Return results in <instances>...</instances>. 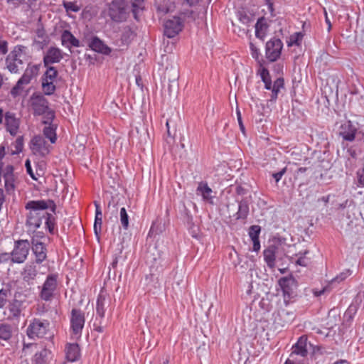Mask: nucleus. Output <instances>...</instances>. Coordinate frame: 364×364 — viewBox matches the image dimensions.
Masks as SVG:
<instances>
[{
  "mask_svg": "<svg viewBox=\"0 0 364 364\" xmlns=\"http://www.w3.org/2000/svg\"><path fill=\"white\" fill-rule=\"evenodd\" d=\"M25 208L28 210L26 224L30 230H35L38 228L44 220L46 228L53 233L55 218L52 213H48L46 210L50 209L55 213L56 205L53 200H30L26 204Z\"/></svg>",
  "mask_w": 364,
  "mask_h": 364,
  "instance_id": "nucleus-1",
  "label": "nucleus"
},
{
  "mask_svg": "<svg viewBox=\"0 0 364 364\" xmlns=\"http://www.w3.org/2000/svg\"><path fill=\"white\" fill-rule=\"evenodd\" d=\"M130 12L131 6L129 0H112L107 4V9L103 11L115 23L126 21Z\"/></svg>",
  "mask_w": 364,
  "mask_h": 364,
  "instance_id": "nucleus-2",
  "label": "nucleus"
},
{
  "mask_svg": "<svg viewBox=\"0 0 364 364\" xmlns=\"http://www.w3.org/2000/svg\"><path fill=\"white\" fill-rule=\"evenodd\" d=\"M31 107L34 115L45 114L43 124H50L55 117L54 112L49 108L48 101L40 94H33L30 100Z\"/></svg>",
  "mask_w": 364,
  "mask_h": 364,
  "instance_id": "nucleus-3",
  "label": "nucleus"
},
{
  "mask_svg": "<svg viewBox=\"0 0 364 364\" xmlns=\"http://www.w3.org/2000/svg\"><path fill=\"white\" fill-rule=\"evenodd\" d=\"M25 47L16 46L6 58L8 70L12 73H17L23 68L26 60Z\"/></svg>",
  "mask_w": 364,
  "mask_h": 364,
  "instance_id": "nucleus-4",
  "label": "nucleus"
},
{
  "mask_svg": "<svg viewBox=\"0 0 364 364\" xmlns=\"http://www.w3.org/2000/svg\"><path fill=\"white\" fill-rule=\"evenodd\" d=\"M31 245L27 240H18L14 242V246L10 254L6 253L4 255L10 257L14 263H23L27 259L29 253Z\"/></svg>",
  "mask_w": 364,
  "mask_h": 364,
  "instance_id": "nucleus-5",
  "label": "nucleus"
},
{
  "mask_svg": "<svg viewBox=\"0 0 364 364\" xmlns=\"http://www.w3.org/2000/svg\"><path fill=\"white\" fill-rule=\"evenodd\" d=\"M338 135L342 138L343 142H352L359 136L361 132L358 127V124L351 121H345L342 122L338 129Z\"/></svg>",
  "mask_w": 364,
  "mask_h": 364,
  "instance_id": "nucleus-6",
  "label": "nucleus"
},
{
  "mask_svg": "<svg viewBox=\"0 0 364 364\" xmlns=\"http://www.w3.org/2000/svg\"><path fill=\"white\" fill-rule=\"evenodd\" d=\"M260 76L262 80L264 83V87L267 90H272L271 101H275L278 97V94L282 88H284V81L282 77H278L272 84L271 79L269 77V73L267 68H263L260 71Z\"/></svg>",
  "mask_w": 364,
  "mask_h": 364,
  "instance_id": "nucleus-7",
  "label": "nucleus"
},
{
  "mask_svg": "<svg viewBox=\"0 0 364 364\" xmlns=\"http://www.w3.org/2000/svg\"><path fill=\"white\" fill-rule=\"evenodd\" d=\"M50 322L48 320L34 318L27 328V335L30 338H43L49 331Z\"/></svg>",
  "mask_w": 364,
  "mask_h": 364,
  "instance_id": "nucleus-8",
  "label": "nucleus"
},
{
  "mask_svg": "<svg viewBox=\"0 0 364 364\" xmlns=\"http://www.w3.org/2000/svg\"><path fill=\"white\" fill-rule=\"evenodd\" d=\"M58 274H50L47 276L40 292V297L44 301H50L58 287Z\"/></svg>",
  "mask_w": 364,
  "mask_h": 364,
  "instance_id": "nucleus-9",
  "label": "nucleus"
},
{
  "mask_svg": "<svg viewBox=\"0 0 364 364\" xmlns=\"http://www.w3.org/2000/svg\"><path fill=\"white\" fill-rule=\"evenodd\" d=\"M30 149L33 154L44 157L50 152V146L41 135L33 136L30 141Z\"/></svg>",
  "mask_w": 364,
  "mask_h": 364,
  "instance_id": "nucleus-10",
  "label": "nucleus"
},
{
  "mask_svg": "<svg viewBox=\"0 0 364 364\" xmlns=\"http://www.w3.org/2000/svg\"><path fill=\"white\" fill-rule=\"evenodd\" d=\"M84 325V313L79 309H73L71 311L70 326L73 333L76 336L77 338L81 336Z\"/></svg>",
  "mask_w": 364,
  "mask_h": 364,
  "instance_id": "nucleus-11",
  "label": "nucleus"
},
{
  "mask_svg": "<svg viewBox=\"0 0 364 364\" xmlns=\"http://www.w3.org/2000/svg\"><path fill=\"white\" fill-rule=\"evenodd\" d=\"M283 43L279 38H274L266 43V57L271 61H276L281 55Z\"/></svg>",
  "mask_w": 364,
  "mask_h": 364,
  "instance_id": "nucleus-12",
  "label": "nucleus"
},
{
  "mask_svg": "<svg viewBox=\"0 0 364 364\" xmlns=\"http://www.w3.org/2000/svg\"><path fill=\"white\" fill-rule=\"evenodd\" d=\"M41 232H38L31 239L32 251L35 256V262L36 264L42 263L47 258V249L43 242H40L36 237L41 235ZM42 237L41 235H39Z\"/></svg>",
  "mask_w": 364,
  "mask_h": 364,
  "instance_id": "nucleus-13",
  "label": "nucleus"
},
{
  "mask_svg": "<svg viewBox=\"0 0 364 364\" xmlns=\"http://www.w3.org/2000/svg\"><path fill=\"white\" fill-rule=\"evenodd\" d=\"M183 23L181 18L173 16L164 23V35L171 38L178 35L183 29Z\"/></svg>",
  "mask_w": 364,
  "mask_h": 364,
  "instance_id": "nucleus-14",
  "label": "nucleus"
},
{
  "mask_svg": "<svg viewBox=\"0 0 364 364\" xmlns=\"http://www.w3.org/2000/svg\"><path fill=\"white\" fill-rule=\"evenodd\" d=\"M307 345V338L304 336H301L292 347L293 350L289 358L287 359V364H294V360L293 357H295V355L305 358L308 353Z\"/></svg>",
  "mask_w": 364,
  "mask_h": 364,
  "instance_id": "nucleus-15",
  "label": "nucleus"
},
{
  "mask_svg": "<svg viewBox=\"0 0 364 364\" xmlns=\"http://www.w3.org/2000/svg\"><path fill=\"white\" fill-rule=\"evenodd\" d=\"M37 274V265L34 262L27 263L21 272L23 280L27 282L28 284H33Z\"/></svg>",
  "mask_w": 364,
  "mask_h": 364,
  "instance_id": "nucleus-16",
  "label": "nucleus"
},
{
  "mask_svg": "<svg viewBox=\"0 0 364 364\" xmlns=\"http://www.w3.org/2000/svg\"><path fill=\"white\" fill-rule=\"evenodd\" d=\"M63 58L61 50L58 48H50L43 57V63L46 67L59 63Z\"/></svg>",
  "mask_w": 364,
  "mask_h": 364,
  "instance_id": "nucleus-17",
  "label": "nucleus"
},
{
  "mask_svg": "<svg viewBox=\"0 0 364 364\" xmlns=\"http://www.w3.org/2000/svg\"><path fill=\"white\" fill-rule=\"evenodd\" d=\"M6 130L11 136H16L18 132L20 120L16 118L15 114L6 112L4 115Z\"/></svg>",
  "mask_w": 364,
  "mask_h": 364,
  "instance_id": "nucleus-18",
  "label": "nucleus"
},
{
  "mask_svg": "<svg viewBox=\"0 0 364 364\" xmlns=\"http://www.w3.org/2000/svg\"><path fill=\"white\" fill-rule=\"evenodd\" d=\"M24 308V301L15 298L8 305L7 309L9 312L8 318L9 319H18Z\"/></svg>",
  "mask_w": 364,
  "mask_h": 364,
  "instance_id": "nucleus-19",
  "label": "nucleus"
},
{
  "mask_svg": "<svg viewBox=\"0 0 364 364\" xmlns=\"http://www.w3.org/2000/svg\"><path fill=\"white\" fill-rule=\"evenodd\" d=\"M88 46L92 50L104 55H109L112 51V49L97 36L92 38Z\"/></svg>",
  "mask_w": 364,
  "mask_h": 364,
  "instance_id": "nucleus-20",
  "label": "nucleus"
},
{
  "mask_svg": "<svg viewBox=\"0 0 364 364\" xmlns=\"http://www.w3.org/2000/svg\"><path fill=\"white\" fill-rule=\"evenodd\" d=\"M278 252V247L276 245H270L264 250V259L267 266L273 268L275 266V259Z\"/></svg>",
  "mask_w": 364,
  "mask_h": 364,
  "instance_id": "nucleus-21",
  "label": "nucleus"
},
{
  "mask_svg": "<svg viewBox=\"0 0 364 364\" xmlns=\"http://www.w3.org/2000/svg\"><path fill=\"white\" fill-rule=\"evenodd\" d=\"M65 355L68 361H76L80 356V348L77 343H68L65 347Z\"/></svg>",
  "mask_w": 364,
  "mask_h": 364,
  "instance_id": "nucleus-22",
  "label": "nucleus"
},
{
  "mask_svg": "<svg viewBox=\"0 0 364 364\" xmlns=\"http://www.w3.org/2000/svg\"><path fill=\"white\" fill-rule=\"evenodd\" d=\"M95 218L94 223V231L97 236L101 232L102 224V212L100 204L97 202H95Z\"/></svg>",
  "mask_w": 364,
  "mask_h": 364,
  "instance_id": "nucleus-23",
  "label": "nucleus"
},
{
  "mask_svg": "<svg viewBox=\"0 0 364 364\" xmlns=\"http://www.w3.org/2000/svg\"><path fill=\"white\" fill-rule=\"evenodd\" d=\"M277 317L281 321V325L284 326L290 323L294 319L295 316L294 312L282 309L278 311Z\"/></svg>",
  "mask_w": 364,
  "mask_h": 364,
  "instance_id": "nucleus-24",
  "label": "nucleus"
},
{
  "mask_svg": "<svg viewBox=\"0 0 364 364\" xmlns=\"http://www.w3.org/2000/svg\"><path fill=\"white\" fill-rule=\"evenodd\" d=\"M212 189L206 183L200 182L196 189V193L201 195L203 200H208L213 197L211 196Z\"/></svg>",
  "mask_w": 364,
  "mask_h": 364,
  "instance_id": "nucleus-25",
  "label": "nucleus"
},
{
  "mask_svg": "<svg viewBox=\"0 0 364 364\" xmlns=\"http://www.w3.org/2000/svg\"><path fill=\"white\" fill-rule=\"evenodd\" d=\"M12 328L9 324H0V343L2 341H8L12 336Z\"/></svg>",
  "mask_w": 364,
  "mask_h": 364,
  "instance_id": "nucleus-26",
  "label": "nucleus"
},
{
  "mask_svg": "<svg viewBox=\"0 0 364 364\" xmlns=\"http://www.w3.org/2000/svg\"><path fill=\"white\" fill-rule=\"evenodd\" d=\"M63 45H65L69 43L70 45L75 47L80 46L79 41L68 31H64L61 36Z\"/></svg>",
  "mask_w": 364,
  "mask_h": 364,
  "instance_id": "nucleus-27",
  "label": "nucleus"
},
{
  "mask_svg": "<svg viewBox=\"0 0 364 364\" xmlns=\"http://www.w3.org/2000/svg\"><path fill=\"white\" fill-rule=\"evenodd\" d=\"M249 214L248 203L243 200L239 203L238 211L236 213L237 219H245Z\"/></svg>",
  "mask_w": 364,
  "mask_h": 364,
  "instance_id": "nucleus-28",
  "label": "nucleus"
},
{
  "mask_svg": "<svg viewBox=\"0 0 364 364\" xmlns=\"http://www.w3.org/2000/svg\"><path fill=\"white\" fill-rule=\"evenodd\" d=\"M105 305H106V299L102 295H99L97 304H96V313L97 315L99 316L101 318H104L105 314Z\"/></svg>",
  "mask_w": 364,
  "mask_h": 364,
  "instance_id": "nucleus-29",
  "label": "nucleus"
},
{
  "mask_svg": "<svg viewBox=\"0 0 364 364\" xmlns=\"http://www.w3.org/2000/svg\"><path fill=\"white\" fill-rule=\"evenodd\" d=\"M144 8V0H133L131 6V11L135 19L138 20V14Z\"/></svg>",
  "mask_w": 364,
  "mask_h": 364,
  "instance_id": "nucleus-30",
  "label": "nucleus"
},
{
  "mask_svg": "<svg viewBox=\"0 0 364 364\" xmlns=\"http://www.w3.org/2000/svg\"><path fill=\"white\" fill-rule=\"evenodd\" d=\"M293 283V280L291 279H288L286 277L281 278L279 280V286L281 287L284 294L290 295L291 294V289L290 285Z\"/></svg>",
  "mask_w": 364,
  "mask_h": 364,
  "instance_id": "nucleus-31",
  "label": "nucleus"
},
{
  "mask_svg": "<svg viewBox=\"0 0 364 364\" xmlns=\"http://www.w3.org/2000/svg\"><path fill=\"white\" fill-rule=\"evenodd\" d=\"M50 124L51 122L48 124V126L43 129V135L48 138L52 144H54L57 139L55 128L53 126H51Z\"/></svg>",
  "mask_w": 364,
  "mask_h": 364,
  "instance_id": "nucleus-32",
  "label": "nucleus"
},
{
  "mask_svg": "<svg viewBox=\"0 0 364 364\" xmlns=\"http://www.w3.org/2000/svg\"><path fill=\"white\" fill-rule=\"evenodd\" d=\"M47 68V70L46 71L44 76L43 77V81H51L53 82L54 80L56 78L58 75V71L53 66L48 65Z\"/></svg>",
  "mask_w": 364,
  "mask_h": 364,
  "instance_id": "nucleus-33",
  "label": "nucleus"
},
{
  "mask_svg": "<svg viewBox=\"0 0 364 364\" xmlns=\"http://www.w3.org/2000/svg\"><path fill=\"white\" fill-rule=\"evenodd\" d=\"M50 353L51 352L46 348H43L41 351L36 353L35 354V359L36 363L38 364H42L46 360Z\"/></svg>",
  "mask_w": 364,
  "mask_h": 364,
  "instance_id": "nucleus-34",
  "label": "nucleus"
},
{
  "mask_svg": "<svg viewBox=\"0 0 364 364\" xmlns=\"http://www.w3.org/2000/svg\"><path fill=\"white\" fill-rule=\"evenodd\" d=\"M120 223L124 230L129 228V215L125 208H122L119 211Z\"/></svg>",
  "mask_w": 364,
  "mask_h": 364,
  "instance_id": "nucleus-35",
  "label": "nucleus"
},
{
  "mask_svg": "<svg viewBox=\"0 0 364 364\" xmlns=\"http://www.w3.org/2000/svg\"><path fill=\"white\" fill-rule=\"evenodd\" d=\"M175 6L173 3L166 2L163 4H160L157 7V10L159 13L162 14H166L167 13L171 12L174 10Z\"/></svg>",
  "mask_w": 364,
  "mask_h": 364,
  "instance_id": "nucleus-36",
  "label": "nucleus"
},
{
  "mask_svg": "<svg viewBox=\"0 0 364 364\" xmlns=\"http://www.w3.org/2000/svg\"><path fill=\"white\" fill-rule=\"evenodd\" d=\"M309 253L308 250H305L304 252H299L296 255L298 259L296 260V264L302 267H306L309 263V259L306 257V255Z\"/></svg>",
  "mask_w": 364,
  "mask_h": 364,
  "instance_id": "nucleus-37",
  "label": "nucleus"
},
{
  "mask_svg": "<svg viewBox=\"0 0 364 364\" xmlns=\"http://www.w3.org/2000/svg\"><path fill=\"white\" fill-rule=\"evenodd\" d=\"M42 87H43V92L46 95H50L53 94L55 90V86L54 85L53 82L51 81H49V82L43 81Z\"/></svg>",
  "mask_w": 364,
  "mask_h": 364,
  "instance_id": "nucleus-38",
  "label": "nucleus"
},
{
  "mask_svg": "<svg viewBox=\"0 0 364 364\" xmlns=\"http://www.w3.org/2000/svg\"><path fill=\"white\" fill-rule=\"evenodd\" d=\"M303 35L301 33H296L290 37L288 46H291L293 45L299 46L302 40Z\"/></svg>",
  "mask_w": 364,
  "mask_h": 364,
  "instance_id": "nucleus-39",
  "label": "nucleus"
},
{
  "mask_svg": "<svg viewBox=\"0 0 364 364\" xmlns=\"http://www.w3.org/2000/svg\"><path fill=\"white\" fill-rule=\"evenodd\" d=\"M38 70H39V65H28V66L26 68L24 73L29 75L30 77H31L32 78L37 75L38 73Z\"/></svg>",
  "mask_w": 364,
  "mask_h": 364,
  "instance_id": "nucleus-40",
  "label": "nucleus"
},
{
  "mask_svg": "<svg viewBox=\"0 0 364 364\" xmlns=\"http://www.w3.org/2000/svg\"><path fill=\"white\" fill-rule=\"evenodd\" d=\"M260 230H261V228L259 225H252L250 228L249 235H250L251 240L255 239V238H259Z\"/></svg>",
  "mask_w": 364,
  "mask_h": 364,
  "instance_id": "nucleus-41",
  "label": "nucleus"
},
{
  "mask_svg": "<svg viewBox=\"0 0 364 364\" xmlns=\"http://www.w3.org/2000/svg\"><path fill=\"white\" fill-rule=\"evenodd\" d=\"M63 5L67 11H71L74 12H77L80 9V7L75 2H64Z\"/></svg>",
  "mask_w": 364,
  "mask_h": 364,
  "instance_id": "nucleus-42",
  "label": "nucleus"
},
{
  "mask_svg": "<svg viewBox=\"0 0 364 364\" xmlns=\"http://www.w3.org/2000/svg\"><path fill=\"white\" fill-rule=\"evenodd\" d=\"M5 187L7 191L13 189L14 186V175L4 176Z\"/></svg>",
  "mask_w": 364,
  "mask_h": 364,
  "instance_id": "nucleus-43",
  "label": "nucleus"
},
{
  "mask_svg": "<svg viewBox=\"0 0 364 364\" xmlns=\"http://www.w3.org/2000/svg\"><path fill=\"white\" fill-rule=\"evenodd\" d=\"M36 37L38 38V42H44L46 40V34L44 28L41 26L38 27L36 31Z\"/></svg>",
  "mask_w": 364,
  "mask_h": 364,
  "instance_id": "nucleus-44",
  "label": "nucleus"
},
{
  "mask_svg": "<svg viewBox=\"0 0 364 364\" xmlns=\"http://www.w3.org/2000/svg\"><path fill=\"white\" fill-rule=\"evenodd\" d=\"M14 146H15V152L16 153H20L22 151L23 148V136H18L14 142Z\"/></svg>",
  "mask_w": 364,
  "mask_h": 364,
  "instance_id": "nucleus-45",
  "label": "nucleus"
},
{
  "mask_svg": "<svg viewBox=\"0 0 364 364\" xmlns=\"http://www.w3.org/2000/svg\"><path fill=\"white\" fill-rule=\"evenodd\" d=\"M23 86V85L19 84V80H18L16 85L11 90V95L14 97L18 96L20 94V92L22 91Z\"/></svg>",
  "mask_w": 364,
  "mask_h": 364,
  "instance_id": "nucleus-46",
  "label": "nucleus"
},
{
  "mask_svg": "<svg viewBox=\"0 0 364 364\" xmlns=\"http://www.w3.org/2000/svg\"><path fill=\"white\" fill-rule=\"evenodd\" d=\"M9 291L6 289L0 290V309L2 308L7 299Z\"/></svg>",
  "mask_w": 364,
  "mask_h": 364,
  "instance_id": "nucleus-47",
  "label": "nucleus"
},
{
  "mask_svg": "<svg viewBox=\"0 0 364 364\" xmlns=\"http://www.w3.org/2000/svg\"><path fill=\"white\" fill-rule=\"evenodd\" d=\"M250 48L251 50V55L253 58L258 60L259 58V50L252 43H250Z\"/></svg>",
  "mask_w": 364,
  "mask_h": 364,
  "instance_id": "nucleus-48",
  "label": "nucleus"
},
{
  "mask_svg": "<svg viewBox=\"0 0 364 364\" xmlns=\"http://www.w3.org/2000/svg\"><path fill=\"white\" fill-rule=\"evenodd\" d=\"M287 171V168H282L281 171H279V172H277V173H273L272 174V177L274 178L276 183H278L282 177L285 174Z\"/></svg>",
  "mask_w": 364,
  "mask_h": 364,
  "instance_id": "nucleus-49",
  "label": "nucleus"
},
{
  "mask_svg": "<svg viewBox=\"0 0 364 364\" xmlns=\"http://www.w3.org/2000/svg\"><path fill=\"white\" fill-rule=\"evenodd\" d=\"M25 166H26V171L28 173V174L30 175V176L33 179V180H37V178L35 176L33 172V170H32V168H31V161L29 159H27L26 161V163H25Z\"/></svg>",
  "mask_w": 364,
  "mask_h": 364,
  "instance_id": "nucleus-50",
  "label": "nucleus"
},
{
  "mask_svg": "<svg viewBox=\"0 0 364 364\" xmlns=\"http://www.w3.org/2000/svg\"><path fill=\"white\" fill-rule=\"evenodd\" d=\"M358 186L364 187V170H358L357 172Z\"/></svg>",
  "mask_w": 364,
  "mask_h": 364,
  "instance_id": "nucleus-51",
  "label": "nucleus"
},
{
  "mask_svg": "<svg viewBox=\"0 0 364 364\" xmlns=\"http://www.w3.org/2000/svg\"><path fill=\"white\" fill-rule=\"evenodd\" d=\"M8 51V43L6 41L0 37V53L6 54Z\"/></svg>",
  "mask_w": 364,
  "mask_h": 364,
  "instance_id": "nucleus-52",
  "label": "nucleus"
},
{
  "mask_svg": "<svg viewBox=\"0 0 364 364\" xmlns=\"http://www.w3.org/2000/svg\"><path fill=\"white\" fill-rule=\"evenodd\" d=\"M31 79H32L31 77H30L29 75L23 73V75L18 80H19V84H23V85H27V84H28L31 82Z\"/></svg>",
  "mask_w": 364,
  "mask_h": 364,
  "instance_id": "nucleus-53",
  "label": "nucleus"
},
{
  "mask_svg": "<svg viewBox=\"0 0 364 364\" xmlns=\"http://www.w3.org/2000/svg\"><path fill=\"white\" fill-rule=\"evenodd\" d=\"M237 121H238V124H239L240 130L244 133L245 132V127L242 123L241 113L239 110H237Z\"/></svg>",
  "mask_w": 364,
  "mask_h": 364,
  "instance_id": "nucleus-54",
  "label": "nucleus"
},
{
  "mask_svg": "<svg viewBox=\"0 0 364 364\" xmlns=\"http://www.w3.org/2000/svg\"><path fill=\"white\" fill-rule=\"evenodd\" d=\"M252 241L253 242L252 250L255 252L259 251L260 249V242L259 238L252 239Z\"/></svg>",
  "mask_w": 364,
  "mask_h": 364,
  "instance_id": "nucleus-55",
  "label": "nucleus"
},
{
  "mask_svg": "<svg viewBox=\"0 0 364 364\" xmlns=\"http://www.w3.org/2000/svg\"><path fill=\"white\" fill-rule=\"evenodd\" d=\"M256 31H255V35L257 38H262L264 34L262 33V31L259 28V22L256 23Z\"/></svg>",
  "mask_w": 364,
  "mask_h": 364,
  "instance_id": "nucleus-56",
  "label": "nucleus"
},
{
  "mask_svg": "<svg viewBox=\"0 0 364 364\" xmlns=\"http://www.w3.org/2000/svg\"><path fill=\"white\" fill-rule=\"evenodd\" d=\"M6 1L8 4H11L16 6L21 4L23 1V0H6Z\"/></svg>",
  "mask_w": 364,
  "mask_h": 364,
  "instance_id": "nucleus-57",
  "label": "nucleus"
},
{
  "mask_svg": "<svg viewBox=\"0 0 364 364\" xmlns=\"http://www.w3.org/2000/svg\"><path fill=\"white\" fill-rule=\"evenodd\" d=\"M186 1L189 6H193L197 4L200 0H183Z\"/></svg>",
  "mask_w": 364,
  "mask_h": 364,
  "instance_id": "nucleus-58",
  "label": "nucleus"
},
{
  "mask_svg": "<svg viewBox=\"0 0 364 364\" xmlns=\"http://www.w3.org/2000/svg\"><path fill=\"white\" fill-rule=\"evenodd\" d=\"M7 175H13V167L12 166L6 167V171L4 173V176H7Z\"/></svg>",
  "mask_w": 364,
  "mask_h": 364,
  "instance_id": "nucleus-59",
  "label": "nucleus"
},
{
  "mask_svg": "<svg viewBox=\"0 0 364 364\" xmlns=\"http://www.w3.org/2000/svg\"><path fill=\"white\" fill-rule=\"evenodd\" d=\"M325 16H326V23L328 24V31H330L331 29V23L329 18H328L327 13L326 11H325Z\"/></svg>",
  "mask_w": 364,
  "mask_h": 364,
  "instance_id": "nucleus-60",
  "label": "nucleus"
},
{
  "mask_svg": "<svg viewBox=\"0 0 364 364\" xmlns=\"http://www.w3.org/2000/svg\"><path fill=\"white\" fill-rule=\"evenodd\" d=\"M348 273H341L340 276L336 278V280L342 281L346 278Z\"/></svg>",
  "mask_w": 364,
  "mask_h": 364,
  "instance_id": "nucleus-61",
  "label": "nucleus"
},
{
  "mask_svg": "<svg viewBox=\"0 0 364 364\" xmlns=\"http://www.w3.org/2000/svg\"><path fill=\"white\" fill-rule=\"evenodd\" d=\"M307 168L306 167H301L296 171V175L299 176V173H304L306 171Z\"/></svg>",
  "mask_w": 364,
  "mask_h": 364,
  "instance_id": "nucleus-62",
  "label": "nucleus"
},
{
  "mask_svg": "<svg viewBox=\"0 0 364 364\" xmlns=\"http://www.w3.org/2000/svg\"><path fill=\"white\" fill-rule=\"evenodd\" d=\"M5 199H4V191L0 188V203H4Z\"/></svg>",
  "mask_w": 364,
  "mask_h": 364,
  "instance_id": "nucleus-63",
  "label": "nucleus"
},
{
  "mask_svg": "<svg viewBox=\"0 0 364 364\" xmlns=\"http://www.w3.org/2000/svg\"><path fill=\"white\" fill-rule=\"evenodd\" d=\"M169 362V359L168 358H163L162 361H159V362H156V363L158 364H168Z\"/></svg>",
  "mask_w": 364,
  "mask_h": 364,
  "instance_id": "nucleus-64",
  "label": "nucleus"
}]
</instances>
